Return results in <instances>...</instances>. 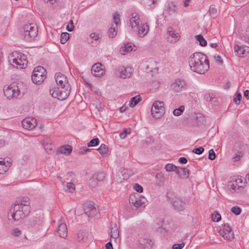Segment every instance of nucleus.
Segmentation results:
<instances>
[{
  "label": "nucleus",
  "mask_w": 249,
  "mask_h": 249,
  "mask_svg": "<svg viewBox=\"0 0 249 249\" xmlns=\"http://www.w3.org/2000/svg\"><path fill=\"white\" fill-rule=\"evenodd\" d=\"M191 70L199 74H204L209 69V61L205 54L196 52L192 54L189 60Z\"/></svg>",
  "instance_id": "1"
},
{
  "label": "nucleus",
  "mask_w": 249,
  "mask_h": 249,
  "mask_svg": "<svg viewBox=\"0 0 249 249\" xmlns=\"http://www.w3.org/2000/svg\"><path fill=\"white\" fill-rule=\"evenodd\" d=\"M9 61L17 68L23 69L27 67V61L26 56L23 53L14 52L10 57Z\"/></svg>",
  "instance_id": "2"
},
{
  "label": "nucleus",
  "mask_w": 249,
  "mask_h": 249,
  "mask_svg": "<svg viewBox=\"0 0 249 249\" xmlns=\"http://www.w3.org/2000/svg\"><path fill=\"white\" fill-rule=\"evenodd\" d=\"M168 201L172 204L174 208L177 211H181L184 209L185 201L172 192L167 194Z\"/></svg>",
  "instance_id": "3"
},
{
  "label": "nucleus",
  "mask_w": 249,
  "mask_h": 249,
  "mask_svg": "<svg viewBox=\"0 0 249 249\" xmlns=\"http://www.w3.org/2000/svg\"><path fill=\"white\" fill-rule=\"evenodd\" d=\"M52 96L60 100H64L67 98L70 93V89L65 87L57 86L50 89Z\"/></svg>",
  "instance_id": "4"
},
{
  "label": "nucleus",
  "mask_w": 249,
  "mask_h": 249,
  "mask_svg": "<svg viewBox=\"0 0 249 249\" xmlns=\"http://www.w3.org/2000/svg\"><path fill=\"white\" fill-rule=\"evenodd\" d=\"M46 71L42 66L36 67L32 73V80L34 83L37 85L41 84L46 77Z\"/></svg>",
  "instance_id": "5"
},
{
  "label": "nucleus",
  "mask_w": 249,
  "mask_h": 249,
  "mask_svg": "<svg viewBox=\"0 0 249 249\" xmlns=\"http://www.w3.org/2000/svg\"><path fill=\"white\" fill-rule=\"evenodd\" d=\"M4 95L8 99L17 98L20 94V91L18 87L16 84L9 86H5L3 88Z\"/></svg>",
  "instance_id": "6"
},
{
  "label": "nucleus",
  "mask_w": 249,
  "mask_h": 249,
  "mask_svg": "<svg viewBox=\"0 0 249 249\" xmlns=\"http://www.w3.org/2000/svg\"><path fill=\"white\" fill-rule=\"evenodd\" d=\"M23 31L24 37L27 40H30L36 37L38 32L36 25L33 23L26 24L23 27Z\"/></svg>",
  "instance_id": "7"
},
{
  "label": "nucleus",
  "mask_w": 249,
  "mask_h": 249,
  "mask_svg": "<svg viewBox=\"0 0 249 249\" xmlns=\"http://www.w3.org/2000/svg\"><path fill=\"white\" fill-rule=\"evenodd\" d=\"M12 212L11 217L14 221H18L28 215L30 212H25V209L22 207L20 205L14 204L10 210Z\"/></svg>",
  "instance_id": "8"
},
{
  "label": "nucleus",
  "mask_w": 249,
  "mask_h": 249,
  "mask_svg": "<svg viewBox=\"0 0 249 249\" xmlns=\"http://www.w3.org/2000/svg\"><path fill=\"white\" fill-rule=\"evenodd\" d=\"M133 72V69L130 67L119 66L116 68L114 73L118 77L125 79L129 78Z\"/></svg>",
  "instance_id": "9"
},
{
  "label": "nucleus",
  "mask_w": 249,
  "mask_h": 249,
  "mask_svg": "<svg viewBox=\"0 0 249 249\" xmlns=\"http://www.w3.org/2000/svg\"><path fill=\"white\" fill-rule=\"evenodd\" d=\"M219 233L224 239L228 240H231L234 238L233 232L228 224H224L223 228L219 230Z\"/></svg>",
  "instance_id": "10"
},
{
  "label": "nucleus",
  "mask_w": 249,
  "mask_h": 249,
  "mask_svg": "<svg viewBox=\"0 0 249 249\" xmlns=\"http://www.w3.org/2000/svg\"><path fill=\"white\" fill-rule=\"evenodd\" d=\"M132 174L131 171L128 169L121 168L117 173L116 178L118 182H122L126 180Z\"/></svg>",
  "instance_id": "11"
},
{
  "label": "nucleus",
  "mask_w": 249,
  "mask_h": 249,
  "mask_svg": "<svg viewBox=\"0 0 249 249\" xmlns=\"http://www.w3.org/2000/svg\"><path fill=\"white\" fill-rule=\"evenodd\" d=\"M55 79L57 86L60 87H65L67 88L70 89V86L68 83V80L67 77L60 72L56 73L55 75Z\"/></svg>",
  "instance_id": "12"
},
{
  "label": "nucleus",
  "mask_w": 249,
  "mask_h": 249,
  "mask_svg": "<svg viewBox=\"0 0 249 249\" xmlns=\"http://www.w3.org/2000/svg\"><path fill=\"white\" fill-rule=\"evenodd\" d=\"M144 197H141L138 194L137 195H131L129 197V203L135 207L138 208L142 206L144 203Z\"/></svg>",
  "instance_id": "13"
},
{
  "label": "nucleus",
  "mask_w": 249,
  "mask_h": 249,
  "mask_svg": "<svg viewBox=\"0 0 249 249\" xmlns=\"http://www.w3.org/2000/svg\"><path fill=\"white\" fill-rule=\"evenodd\" d=\"M21 124L24 128L31 130L36 125V120L34 118H26L22 120Z\"/></svg>",
  "instance_id": "14"
},
{
  "label": "nucleus",
  "mask_w": 249,
  "mask_h": 249,
  "mask_svg": "<svg viewBox=\"0 0 249 249\" xmlns=\"http://www.w3.org/2000/svg\"><path fill=\"white\" fill-rule=\"evenodd\" d=\"M171 88L176 92H179L186 89V83L184 80L178 79L171 85Z\"/></svg>",
  "instance_id": "15"
},
{
  "label": "nucleus",
  "mask_w": 249,
  "mask_h": 249,
  "mask_svg": "<svg viewBox=\"0 0 249 249\" xmlns=\"http://www.w3.org/2000/svg\"><path fill=\"white\" fill-rule=\"evenodd\" d=\"M105 178V174L103 172H98L94 174L89 180L90 185L93 187L96 186L98 185V182L102 181Z\"/></svg>",
  "instance_id": "16"
},
{
  "label": "nucleus",
  "mask_w": 249,
  "mask_h": 249,
  "mask_svg": "<svg viewBox=\"0 0 249 249\" xmlns=\"http://www.w3.org/2000/svg\"><path fill=\"white\" fill-rule=\"evenodd\" d=\"M12 165L11 159H0V174H3Z\"/></svg>",
  "instance_id": "17"
},
{
  "label": "nucleus",
  "mask_w": 249,
  "mask_h": 249,
  "mask_svg": "<svg viewBox=\"0 0 249 249\" xmlns=\"http://www.w3.org/2000/svg\"><path fill=\"white\" fill-rule=\"evenodd\" d=\"M234 52L239 57H243L249 52V48L246 46L235 45L234 47Z\"/></svg>",
  "instance_id": "18"
},
{
  "label": "nucleus",
  "mask_w": 249,
  "mask_h": 249,
  "mask_svg": "<svg viewBox=\"0 0 249 249\" xmlns=\"http://www.w3.org/2000/svg\"><path fill=\"white\" fill-rule=\"evenodd\" d=\"M102 67L103 66L100 63L94 64L91 69L92 74L95 77H100L105 72Z\"/></svg>",
  "instance_id": "19"
},
{
  "label": "nucleus",
  "mask_w": 249,
  "mask_h": 249,
  "mask_svg": "<svg viewBox=\"0 0 249 249\" xmlns=\"http://www.w3.org/2000/svg\"><path fill=\"white\" fill-rule=\"evenodd\" d=\"M84 207L85 214L88 216L92 217L97 214V210L92 205L86 204Z\"/></svg>",
  "instance_id": "20"
},
{
  "label": "nucleus",
  "mask_w": 249,
  "mask_h": 249,
  "mask_svg": "<svg viewBox=\"0 0 249 249\" xmlns=\"http://www.w3.org/2000/svg\"><path fill=\"white\" fill-rule=\"evenodd\" d=\"M29 198L26 196L23 197L21 199L19 198L18 200L17 201V202L15 203L16 205H20L22 206V207L25 209V212H30V207H29Z\"/></svg>",
  "instance_id": "21"
},
{
  "label": "nucleus",
  "mask_w": 249,
  "mask_h": 249,
  "mask_svg": "<svg viewBox=\"0 0 249 249\" xmlns=\"http://www.w3.org/2000/svg\"><path fill=\"white\" fill-rule=\"evenodd\" d=\"M138 29V35L140 37H144L149 32V27L147 23H141Z\"/></svg>",
  "instance_id": "22"
},
{
  "label": "nucleus",
  "mask_w": 249,
  "mask_h": 249,
  "mask_svg": "<svg viewBox=\"0 0 249 249\" xmlns=\"http://www.w3.org/2000/svg\"><path fill=\"white\" fill-rule=\"evenodd\" d=\"M140 21V17L138 13H133L130 19V24L132 29L137 28L139 26Z\"/></svg>",
  "instance_id": "23"
},
{
  "label": "nucleus",
  "mask_w": 249,
  "mask_h": 249,
  "mask_svg": "<svg viewBox=\"0 0 249 249\" xmlns=\"http://www.w3.org/2000/svg\"><path fill=\"white\" fill-rule=\"evenodd\" d=\"M110 235L111 238L116 239L119 236V231L118 226L116 223H111L110 225Z\"/></svg>",
  "instance_id": "24"
},
{
  "label": "nucleus",
  "mask_w": 249,
  "mask_h": 249,
  "mask_svg": "<svg viewBox=\"0 0 249 249\" xmlns=\"http://www.w3.org/2000/svg\"><path fill=\"white\" fill-rule=\"evenodd\" d=\"M167 34L169 36L167 37V40L169 42H176L178 39V36L177 34L175 33V31L172 27H169L167 31Z\"/></svg>",
  "instance_id": "25"
},
{
  "label": "nucleus",
  "mask_w": 249,
  "mask_h": 249,
  "mask_svg": "<svg viewBox=\"0 0 249 249\" xmlns=\"http://www.w3.org/2000/svg\"><path fill=\"white\" fill-rule=\"evenodd\" d=\"M139 241L141 247L145 249H151L154 244V242L149 239L141 238Z\"/></svg>",
  "instance_id": "26"
},
{
  "label": "nucleus",
  "mask_w": 249,
  "mask_h": 249,
  "mask_svg": "<svg viewBox=\"0 0 249 249\" xmlns=\"http://www.w3.org/2000/svg\"><path fill=\"white\" fill-rule=\"evenodd\" d=\"M176 173L179 178L181 179H185L189 178V171L185 168L178 167Z\"/></svg>",
  "instance_id": "27"
},
{
  "label": "nucleus",
  "mask_w": 249,
  "mask_h": 249,
  "mask_svg": "<svg viewBox=\"0 0 249 249\" xmlns=\"http://www.w3.org/2000/svg\"><path fill=\"white\" fill-rule=\"evenodd\" d=\"M57 232L60 237L63 238L67 237L68 235V230L66 225L64 223L59 224Z\"/></svg>",
  "instance_id": "28"
},
{
  "label": "nucleus",
  "mask_w": 249,
  "mask_h": 249,
  "mask_svg": "<svg viewBox=\"0 0 249 249\" xmlns=\"http://www.w3.org/2000/svg\"><path fill=\"white\" fill-rule=\"evenodd\" d=\"M151 114L155 118L158 119L160 118L164 114V108L156 109L155 107H152Z\"/></svg>",
  "instance_id": "29"
},
{
  "label": "nucleus",
  "mask_w": 249,
  "mask_h": 249,
  "mask_svg": "<svg viewBox=\"0 0 249 249\" xmlns=\"http://www.w3.org/2000/svg\"><path fill=\"white\" fill-rule=\"evenodd\" d=\"M177 11V7L173 2H170L168 3L167 9L165 10V13L169 15H172L175 14Z\"/></svg>",
  "instance_id": "30"
},
{
  "label": "nucleus",
  "mask_w": 249,
  "mask_h": 249,
  "mask_svg": "<svg viewBox=\"0 0 249 249\" xmlns=\"http://www.w3.org/2000/svg\"><path fill=\"white\" fill-rule=\"evenodd\" d=\"M88 239V233L86 232L79 231L77 235L76 240L79 242H85Z\"/></svg>",
  "instance_id": "31"
},
{
  "label": "nucleus",
  "mask_w": 249,
  "mask_h": 249,
  "mask_svg": "<svg viewBox=\"0 0 249 249\" xmlns=\"http://www.w3.org/2000/svg\"><path fill=\"white\" fill-rule=\"evenodd\" d=\"M72 148L70 145H64L58 149V152L60 153L69 155L71 153Z\"/></svg>",
  "instance_id": "32"
},
{
  "label": "nucleus",
  "mask_w": 249,
  "mask_h": 249,
  "mask_svg": "<svg viewBox=\"0 0 249 249\" xmlns=\"http://www.w3.org/2000/svg\"><path fill=\"white\" fill-rule=\"evenodd\" d=\"M132 50L133 48L132 43H128L125 44L124 47L120 48V52L122 54L124 55L125 53L132 51Z\"/></svg>",
  "instance_id": "33"
},
{
  "label": "nucleus",
  "mask_w": 249,
  "mask_h": 249,
  "mask_svg": "<svg viewBox=\"0 0 249 249\" xmlns=\"http://www.w3.org/2000/svg\"><path fill=\"white\" fill-rule=\"evenodd\" d=\"M117 25L112 24L111 26L109 28L108 31V35L110 37H114L117 35Z\"/></svg>",
  "instance_id": "34"
},
{
  "label": "nucleus",
  "mask_w": 249,
  "mask_h": 249,
  "mask_svg": "<svg viewBox=\"0 0 249 249\" xmlns=\"http://www.w3.org/2000/svg\"><path fill=\"white\" fill-rule=\"evenodd\" d=\"M244 180V179L242 178H238L234 180L238 184L237 187L238 190L237 191V193H240L242 191L243 188L245 186V181H243Z\"/></svg>",
  "instance_id": "35"
},
{
  "label": "nucleus",
  "mask_w": 249,
  "mask_h": 249,
  "mask_svg": "<svg viewBox=\"0 0 249 249\" xmlns=\"http://www.w3.org/2000/svg\"><path fill=\"white\" fill-rule=\"evenodd\" d=\"M141 100V98L140 96H134L131 99L129 105L131 107H134Z\"/></svg>",
  "instance_id": "36"
},
{
  "label": "nucleus",
  "mask_w": 249,
  "mask_h": 249,
  "mask_svg": "<svg viewBox=\"0 0 249 249\" xmlns=\"http://www.w3.org/2000/svg\"><path fill=\"white\" fill-rule=\"evenodd\" d=\"M97 150L103 156H105L107 154L108 148L106 144H102L99 148L97 149Z\"/></svg>",
  "instance_id": "37"
},
{
  "label": "nucleus",
  "mask_w": 249,
  "mask_h": 249,
  "mask_svg": "<svg viewBox=\"0 0 249 249\" xmlns=\"http://www.w3.org/2000/svg\"><path fill=\"white\" fill-rule=\"evenodd\" d=\"M196 38L199 42V44L201 46L204 47L207 45V41L201 34L196 36Z\"/></svg>",
  "instance_id": "38"
},
{
  "label": "nucleus",
  "mask_w": 249,
  "mask_h": 249,
  "mask_svg": "<svg viewBox=\"0 0 249 249\" xmlns=\"http://www.w3.org/2000/svg\"><path fill=\"white\" fill-rule=\"evenodd\" d=\"M177 168L178 167L172 163L167 164L164 168V169L167 172L175 171L176 172L177 170Z\"/></svg>",
  "instance_id": "39"
},
{
  "label": "nucleus",
  "mask_w": 249,
  "mask_h": 249,
  "mask_svg": "<svg viewBox=\"0 0 249 249\" xmlns=\"http://www.w3.org/2000/svg\"><path fill=\"white\" fill-rule=\"evenodd\" d=\"M196 124L197 125H200L205 122V118L201 115H199L196 117Z\"/></svg>",
  "instance_id": "40"
},
{
  "label": "nucleus",
  "mask_w": 249,
  "mask_h": 249,
  "mask_svg": "<svg viewBox=\"0 0 249 249\" xmlns=\"http://www.w3.org/2000/svg\"><path fill=\"white\" fill-rule=\"evenodd\" d=\"M69 38V34L68 33H67V32L62 33L61 34V36H60L61 43L63 44H65V43L67 42Z\"/></svg>",
  "instance_id": "41"
},
{
  "label": "nucleus",
  "mask_w": 249,
  "mask_h": 249,
  "mask_svg": "<svg viewBox=\"0 0 249 249\" xmlns=\"http://www.w3.org/2000/svg\"><path fill=\"white\" fill-rule=\"evenodd\" d=\"M184 110V107L183 106H180L178 108H176L173 111V114L175 116H178L180 115Z\"/></svg>",
  "instance_id": "42"
},
{
  "label": "nucleus",
  "mask_w": 249,
  "mask_h": 249,
  "mask_svg": "<svg viewBox=\"0 0 249 249\" xmlns=\"http://www.w3.org/2000/svg\"><path fill=\"white\" fill-rule=\"evenodd\" d=\"M99 140L98 138H96L91 140L88 143V147H92L98 145L99 143Z\"/></svg>",
  "instance_id": "43"
},
{
  "label": "nucleus",
  "mask_w": 249,
  "mask_h": 249,
  "mask_svg": "<svg viewBox=\"0 0 249 249\" xmlns=\"http://www.w3.org/2000/svg\"><path fill=\"white\" fill-rule=\"evenodd\" d=\"M237 184L235 181H230L229 182L228 185L230 187V188L234 190L235 192H237L238 187Z\"/></svg>",
  "instance_id": "44"
},
{
  "label": "nucleus",
  "mask_w": 249,
  "mask_h": 249,
  "mask_svg": "<svg viewBox=\"0 0 249 249\" xmlns=\"http://www.w3.org/2000/svg\"><path fill=\"white\" fill-rule=\"evenodd\" d=\"M163 105L164 104L163 102L156 101L153 103L152 107H155V108H156V109L164 108Z\"/></svg>",
  "instance_id": "45"
},
{
  "label": "nucleus",
  "mask_w": 249,
  "mask_h": 249,
  "mask_svg": "<svg viewBox=\"0 0 249 249\" xmlns=\"http://www.w3.org/2000/svg\"><path fill=\"white\" fill-rule=\"evenodd\" d=\"M67 191L70 193L74 192L75 191V185L72 182H70L67 183Z\"/></svg>",
  "instance_id": "46"
},
{
  "label": "nucleus",
  "mask_w": 249,
  "mask_h": 249,
  "mask_svg": "<svg viewBox=\"0 0 249 249\" xmlns=\"http://www.w3.org/2000/svg\"><path fill=\"white\" fill-rule=\"evenodd\" d=\"M231 211L236 215H239L241 213V209L239 207H233L231 208Z\"/></svg>",
  "instance_id": "47"
},
{
  "label": "nucleus",
  "mask_w": 249,
  "mask_h": 249,
  "mask_svg": "<svg viewBox=\"0 0 249 249\" xmlns=\"http://www.w3.org/2000/svg\"><path fill=\"white\" fill-rule=\"evenodd\" d=\"M113 19H114V24L115 25L118 26V25L120 23V15L117 13H115L113 15Z\"/></svg>",
  "instance_id": "48"
},
{
  "label": "nucleus",
  "mask_w": 249,
  "mask_h": 249,
  "mask_svg": "<svg viewBox=\"0 0 249 249\" xmlns=\"http://www.w3.org/2000/svg\"><path fill=\"white\" fill-rule=\"evenodd\" d=\"M204 151V148L202 147H199L198 148H194L192 152L196 154H201Z\"/></svg>",
  "instance_id": "49"
},
{
  "label": "nucleus",
  "mask_w": 249,
  "mask_h": 249,
  "mask_svg": "<svg viewBox=\"0 0 249 249\" xmlns=\"http://www.w3.org/2000/svg\"><path fill=\"white\" fill-rule=\"evenodd\" d=\"M243 155V153L242 151H238L233 156V159L234 161H237Z\"/></svg>",
  "instance_id": "50"
},
{
  "label": "nucleus",
  "mask_w": 249,
  "mask_h": 249,
  "mask_svg": "<svg viewBox=\"0 0 249 249\" xmlns=\"http://www.w3.org/2000/svg\"><path fill=\"white\" fill-rule=\"evenodd\" d=\"M155 0H147L146 5L149 6L148 9H153L155 7Z\"/></svg>",
  "instance_id": "51"
},
{
  "label": "nucleus",
  "mask_w": 249,
  "mask_h": 249,
  "mask_svg": "<svg viewBox=\"0 0 249 249\" xmlns=\"http://www.w3.org/2000/svg\"><path fill=\"white\" fill-rule=\"evenodd\" d=\"M215 154L214 150L213 149H210L209 151L208 158L211 160H213L215 158Z\"/></svg>",
  "instance_id": "52"
},
{
  "label": "nucleus",
  "mask_w": 249,
  "mask_h": 249,
  "mask_svg": "<svg viewBox=\"0 0 249 249\" xmlns=\"http://www.w3.org/2000/svg\"><path fill=\"white\" fill-rule=\"evenodd\" d=\"M212 218L213 221L218 222L221 219V215L219 213L213 214Z\"/></svg>",
  "instance_id": "53"
},
{
  "label": "nucleus",
  "mask_w": 249,
  "mask_h": 249,
  "mask_svg": "<svg viewBox=\"0 0 249 249\" xmlns=\"http://www.w3.org/2000/svg\"><path fill=\"white\" fill-rule=\"evenodd\" d=\"M242 99V94L240 93H238L236 95V97L233 99L234 102L236 105H239Z\"/></svg>",
  "instance_id": "54"
},
{
  "label": "nucleus",
  "mask_w": 249,
  "mask_h": 249,
  "mask_svg": "<svg viewBox=\"0 0 249 249\" xmlns=\"http://www.w3.org/2000/svg\"><path fill=\"white\" fill-rule=\"evenodd\" d=\"M74 27L73 21L72 20H71L68 25L67 26V30L69 32H71L74 30Z\"/></svg>",
  "instance_id": "55"
},
{
  "label": "nucleus",
  "mask_w": 249,
  "mask_h": 249,
  "mask_svg": "<svg viewBox=\"0 0 249 249\" xmlns=\"http://www.w3.org/2000/svg\"><path fill=\"white\" fill-rule=\"evenodd\" d=\"M134 189L139 193H142L143 191V188L139 184L135 183L133 186Z\"/></svg>",
  "instance_id": "56"
},
{
  "label": "nucleus",
  "mask_w": 249,
  "mask_h": 249,
  "mask_svg": "<svg viewBox=\"0 0 249 249\" xmlns=\"http://www.w3.org/2000/svg\"><path fill=\"white\" fill-rule=\"evenodd\" d=\"M90 37L95 40H98L100 37V35L99 33H92L90 35Z\"/></svg>",
  "instance_id": "57"
},
{
  "label": "nucleus",
  "mask_w": 249,
  "mask_h": 249,
  "mask_svg": "<svg viewBox=\"0 0 249 249\" xmlns=\"http://www.w3.org/2000/svg\"><path fill=\"white\" fill-rule=\"evenodd\" d=\"M156 178L157 180H159L160 182H162L164 179V175L162 172L158 173L156 174Z\"/></svg>",
  "instance_id": "58"
},
{
  "label": "nucleus",
  "mask_w": 249,
  "mask_h": 249,
  "mask_svg": "<svg viewBox=\"0 0 249 249\" xmlns=\"http://www.w3.org/2000/svg\"><path fill=\"white\" fill-rule=\"evenodd\" d=\"M10 17H5L4 18L2 21V24L5 26H8V25L10 24Z\"/></svg>",
  "instance_id": "59"
},
{
  "label": "nucleus",
  "mask_w": 249,
  "mask_h": 249,
  "mask_svg": "<svg viewBox=\"0 0 249 249\" xmlns=\"http://www.w3.org/2000/svg\"><path fill=\"white\" fill-rule=\"evenodd\" d=\"M184 245L185 244L184 242H182L180 244H176L173 246L172 249H182Z\"/></svg>",
  "instance_id": "60"
},
{
  "label": "nucleus",
  "mask_w": 249,
  "mask_h": 249,
  "mask_svg": "<svg viewBox=\"0 0 249 249\" xmlns=\"http://www.w3.org/2000/svg\"><path fill=\"white\" fill-rule=\"evenodd\" d=\"M21 233V231H20L18 229H15L12 231V234L16 236L19 235Z\"/></svg>",
  "instance_id": "61"
},
{
  "label": "nucleus",
  "mask_w": 249,
  "mask_h": 249,
  "mask_svg": "<svg viewBox=\"0 0 249 249\" xmlns=\"http://www.w3.org/2000/svg\"><path fill=\"white\" fill-rule=\"evenodd\" d=\"M91 149L89 148H88L86 147H84L83 148L80 149V153L81 154H84L86 152H90Z\"/></svg>",
  "instance_id": "62"
},
{
  "label": "nucleus",
  "mask_w": 249,
  "mask_h": 249,
  "mask_svg": "<svg viewBox=\"0 0 249 249\" xmlns=\"http://www.w3.org/2000/svg\"><path fill=\"white\" fill-rule=\"evenodd\" d=\"M178 161L182 164H186L187 162V160L185 157H181L179 158Z\"/></svg>",
  "instance_id": "63"
},
{
  "label": "nucleus",
  "mask_w": 249,
  "mask_h": 249,
  "mask_svg": "<svg viewBox=\"0 0 249 249\" xmlns=\"http://www.w3.org/2000/svg\"><path fill=\"white\" fill-rule=\"evenodd\" d=\"M209 12L211 14H215L217 12V9L215 7H211L209 9Z\"/></svg>",
  "instance_id": "64"
}]
</instances>
